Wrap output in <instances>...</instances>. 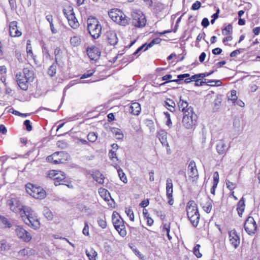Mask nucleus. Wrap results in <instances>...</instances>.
Segmentation results:
<instances>
[{"label":"nucleus","mask_w":260,"mask_h":260,"mask_svg":"<svg viewBox=\"0 0 260 260\" xmlns=\"http://www.w3.org/2000/svg\"><path fill=\"white\" fill-rule=\"evenodd\" d=\"M17 208L21 218L26 224L34 230L40 228V222L37 214L30 207L26 206H17Z\"/></svg>","instance_id":"f257e3e1"},{"label":"nucleus","mask_w":260,"mask_h":260,"mask_svg":"<svg viewBox=\"0 0 260 260\" xmlns=\"http://www.w3.org/2000/svg\"><path fill=\"white\" fill-rule=\"evenodd\" d=\"M87 30L94 39L100 37L102 31V26L95 17H89L87 20Z\"/></svg>","instance_id":"f03ea898"},{"label":"nucleus","mask_w":260,"mask_h":260,"mask_svg":"<svg viewBox=\"0 0 260 260\" xmlns=\"http://www.w3.org/2000/svg\"><path fill=\"white\" fill-rule=\"evenodd\" d=\"M108 15L113 21L121 25L125 26L128 24V18L120 10L112 9L109 12Z\"/></svg>","instance_id":"7ed1b4c3"},{"label":"nucleus","mask_w":260,"mask_h":260,"mask_svg":"<svg viewBox=\"0 0 260 260\" xmlns=\"http://www.w3.org/2000/svg\"><path fill=\"white\" fill-rule=\"evenodd\" d=\"M197 118V115L193 112V108L190 107L187 111V114L183 115L182 123L186 128L190 129L196 124Z\"/></svg>","instance_id":"20e7f679"},{"label":"nucleus","mask_w":260,"mask_h":260,"mask_svg":"<svg viewBox=\"0 0 260 260\" xmlns=\"http://www.w3.org/2000/svg\"><path fill=\"white\" fill-rule=\"evenodd\" d=\"M112 220L113 225L119 235L124 237L126 235L125 227L123 220L117 213L113 212L112 216Z\"/></svg>","instance_id":"39448f33"},{"label":"nucleus","mask_w":260,"mask_h":260,"mask_svg":"<svg viewBox=\"0 0 260 260\" xmlns=\"http://www.w3.org/2000/svg\"><path fill=\"white\" fill-rule=\"evenodd\" d=\"M27 192L36 199H42L46 197V191L41 187H37L32 184H27L25 185Z\"/></svg>","instance_id":"423d86ee"},{"label":"nucleus","mask_w":260,"mask_h":260,"mask_svg":"<svg viewBox=\"0 0 260 260\" xmlns=\"http://www.w3.org/2000/svg\"><path fill=\"white\" fill-rule=\"evenodd\" d=\"M63 13L68 19L69 25L72 28L76 29L79 26V23L75 17L73 7L70 6L67 9H63Z\"/></svg>","instance_id":"0eeeda50"},{"label":"nucleus","mask_w":260,"mask_h":260,"mask_svg":"<svg viewBox=\"0 0 260 260\" xmlns=\"http://www.w3.org/2000/svg\"><path fill=\"white\" fill-rule=\"evenodd\" d=\"M132 24L136 27H144L146 23L144 15L140 11H133L132 13Z\"/></svg>","instance_id":"6e6552de"},{"label":"nucleus","mask_w":260,"mask_h":260,"mask_svg":"<svg viewBox=\"0 0 260 260\" xmlns=\"http://www.w3.org/2000/svg\"><path fill=\"white\" fill-rule=\"evenodd\" d=\"M48 176L54 180V184L55 186L64 184L66 175L63 172L51 170L49 172Z\"/></svg>","instance_id":"1a4fd4ad"},{"label":"nucleus","mask_w":260,"mask_h":260,"mask_svg":"<svg viewBox=\"0 0 260 260\" xmlns=\"http://www.w3.org/2000/svg\"><path fill=\"white\" fill-rule=\"evenodd\" d=\"M244 229L248 235L255 234L257 229L255 221L252 217L249 216L246 220L244 223Z\"/></svg>","instance_id":"9d476101"},{"label":"nucleus","mask_w":260,"mask_h":260,"mask_svg":"<svg viewBox=\"0 0 260 260\" xmlns=\"http://www.w3.org/2000/svg\"><path fill=\"white\" fill-rule=\"evenodd\" d=\"M188 174L189 178L191 179L192 182H194L198 179V172L196 163L193 160L190 161L188 167Z\"/></svg>","instance_id":"9b49d317"},{"label":"nucleus","mask_w":260,"mask_h":260,"mask_svg":"<svg viewBox=\"0 0 260 260\" xmlns=\"http://www.w3.org/2000/svg\"><path fill=\"white\" fill-rule=\"evenodd\" d=\"M17 237L27 243L29 242L32 238V236L29 232L19 226H17Z\"/></svg>","instance_id":"f8f14e48"},{"label":"nucleus","mask_w":260,"mask_h":260,"mask_svg":"<svg viewBox=\"0 0 260 260\" xmlns=\"http://www.w3.org/2000/svg\"><path fill=\"white\" fill-rule=\"evenodd\" d=\"M87 54L91 60H95L99 58L101 52L96 47H88L86 50Z\"/></svg>","instance_id":"ddd939ff"},{"label":"nucleus","mask_w":260,"mask_h":260,"mask_svg":"<svg viewBox=\"0 0 260 260\" xmlns=\"http://www.w3.org/2000/svg\"><path fill=\"white\" fill-rule=\"evenodd\" d=\"M229 240L231 244L235 248H237L240 244V238L237 235L236 231L234 229L229 233Z\"/></svg>","instance_id":"4468645a"},{"label":"nucleus","mask_w":260,"mask_h":260,"mask_svg":"<svg viewBox=\"0 0 260 260\" xmlns=\"http://www.w3.org/2000/svg\"><path fill=\"white\" fill-rule=\"evenodd\" d=\"M187 215V216H192V215H195L199 213V211L197 208V205L194 201H189L186 207Z\"/></svg>","instance_id":"2eb2a0df"},{"label":"nucleus","mask_w":260,"mask_h":260,"mask_svg":"<svg viewBox=\"0 0 260 260\" xmlns=\"http://www.w3.org/2000/svg\"><path fill=\"white\" fill-rule=\"evenodd\" d=\"M106 38L107 40L108 43L112 46L117 44L118 42V38L116 32L113 30H108L106 33Z\"/></svg>","instance_id":"dca6fc26"},{"label":"nucleus","mask_w":260,"mask_h":260,"mask_svg":"<svg viewBox=\"0 0 260 260\" xmlns=\"http://www.w3.org/2000/svg\"><path fill=\"white\" fill-rule=\"evenodd\" d=\"M177 107L179 112L183 113V115L187 114L188 109L191 106H188V103L187 101L182 99L181 96H180L179 101L177 103Z\"/></svg>","instance_id":"f3484780"},{"label":"nucleus","mask_w":260,"mask_h":260,"mask_svg":"<svg viewBox=\"0 0 260 260\" xmlns=\"http://www.w3.org/2000/svg\"><path fill=\"white\" fill-rule=\"evenodd\" d=\"M157 137L164 146L169 147V143L167 141V133L164 130L158 132Z\"/></svg>","instance_id":"a211bd4d"},{"label":"nucleus","mask_w":260,"mask_h":260,"mask_svg":"<svg viewBox=\"0 0 260 260\" xmlns=\"http://www.w3.org/2000/svg\"><path fill=\"white\" fill-rule=\"evenodd\" d=\"M91 175L93 179L98 183L101 184H103L104 183L105 177L99 171L92 172Z\"/></svg>","instance_id":"6ab92c4d"},{"label":"nucleus","mask_w":260,"mask_h":260,"mask_svg":"<svg viewBox=\"0 0 260 260\" xmlns=\"http://www.w3.org/2000/svg\"><path fill=\"white\" fill-rule=\"evenodd\" d=\"M19 78L17 77V85L19 86V87L23 90H26L28 88V80L22 78H20L21 77V73H19Z\"/></svg>","instance_id":"aec40b11"},{"label":"nucleus","mask_w":260,"mask_h":260,"mask_svg":"<svg viewBox=\"0 0 260 260\" xmlns=\"http://www.w3.org/2000/svg\"><path fill=\"white\" fill-rule=\"evenodd\" d=\"M129 112L135 115H138L141 112V106L138 103H133L129 108Z\"/></svg>","instance_id":"412c9836"},{"label":"nucleus","mask_w":260,"mask_h":260,"mask_svg":"<svg viewBox=\"0 0 260 260\" xmlns=\"http://www.w3.org/2000/svg\"><path fill=\"white\" fill-rule=\"evenodd\" d=\"M164 106L171 112L176 111V104L174 101L170 99H167V100L165 101Z\"/></svg>","instance_id":"4be33fe9"},{"label":"nucleus","mask_w":260,"mask_h":260,"mask_svg":"<svg viewBox=\"0 0 260 260\" xmlns=\"http://www.w3.org/2000/svg\"><path fill=\"white\" fill-rule=\"evenodd\" d=\"M62 155V157L64 156V153H54L52 155L48 156L47 157V159L49 162H52L54 164H58L61 162L60 159H58L57 156L58 155Z\"/></svg>","instance_id":"5701e85b"},{"label":"nucleus","mask_w":260,"mask_h":260,"mask_svg":"<svg viewBox=\"0 0 260 260\" xmlns=\"http://www.w3.org/2000/svg\"><path fill=\"white\" fill-rule=\"evenodd\" d=\"M245 201L243 198H242L237 204V211L240 217L242 216V213L245 209Z\"/></svg>","instance_id":"b1692460"},{"label":"nucleus","mask_w":260,"mask_h":260,"mask_svg":"<svg viewBox=\"0 0 260 260\" xmlns=\"http://www.w3.org/2000/svg\"><path fill=\"white\" fill-rule=\"evenodd\" d=\"M57 58L56 57H55V62H54L51 66H50L48 70V75L50 76V77H52L55 76L56 74V68H57Z\"/></svg>","instance_id":"393cba45"},{"label":"nucleus","mask_w":260,"mask_h":260,"mask_svg":"<svg viewBox=\"0 0 260 260\" xmlns=\"http://www.w3.org/2000/svg\"><path fill=\"white\" fill-rule=\"evenodd\" d=\"M111 132L115 135L116 139L122 140L123 139V134L120 129L116 127H112L111 128Z\"/></svg>","instance_id":"a878e982"},{"label":"nucleus","mask_w":260,"mask_h":260,"mask_svg":"<svg viewBox=\"0 0 260 260\" xmlns=\"http://www.w3.org/2000/svg\"><path fill=\"white\" fill-rule=\"evenodd\" d=\"M216 150L219 154H223L226 151V145L223 141L220 140L216 145Z\"/></svg>","instance_id":"bb28decb"},{"label":"nucleus","mask_w":260,"mask_h":260,"mask_svg":"<svg viewBox=\"0 0 260 260\" xmlns=\"http://www.w3.org/2000/svg\"><path fill=\"white\" fill-rule=\"evenodd\" d=\"M9 34L11 38L16 37V21H12L9 25Z\"/></svg>","instance_id":"cd10ccee"},{"label":"nucleus","mask_w":260,"mask_h":260,"mask_svg":"<svg viewBox=\"0 0 260 260\" xmlns=\"http://www.w3.org/2000/svg\"><path fill=\"white\" fill-rule=\"evenodd\" d=\"M85 253L89 260H95L98 253L93 248H90L89 249H86Z\"/></svg>","instance_id":"c85d7f7f"},{"label":"nucleus","mask_w":260,"mask_h":260,"mask_svg":"<svg viewBox=\"0 0 260 260\" xmlns=\"http://www.w3.org/2000/svg\"><path fill=\"white\" fill-rule=\"evenodd\" d=\"M114 167L117 169L120 179L124 183H127V178L125 174L123 172V170L120 168L119 166H118L117 165Z\"/></svg>","instance_id":"c756f323"},{"label":"nucleus","mask_w":260,"mask_h":260,"mask_svg":"<svg viewBox=\"0 0 260 260\" xmlns=\"http://www.w3.org/2000/svg\"><path fill=\"white\" fill-rule=\"evenodd\" d=\"M190 222L194 227H197L198 225L199 221L200 220V214L197 213L195 215H192V216H188Z\"/></svg>","instance_id":"7c9ffc66"},{"label":"nucleus","mask_w":260,"mask_h":260,"mask_svg":"<svg viewBox=\"0 0 260 260\" xmlns=\"http://www.w3.org/2000/svg\"><path fill=\"white\" fill-rule=\"evenodd\" d=\"M34 253L35 251L29 247L24 248L18 252L19 254L21 256H29L34 254Z\"/></svg>","instance_id":"2f4dec72"},{"label":"nucleus","mask_w":260,"mask_h":260,"mask_svg":"<svg viewBox=\"0 0 260 260\" xmlns=\"http://www.w3.org/2000/svg\"><path fill=\"white\" fill-rule=\"evenodd\" d=\"M16 199L15 198H11L7 201V205L9 207L10 209L13 211L16 212Z\"/></svg>","instance_id":"473e14b6"},{"label":"nucleus","mask_w":260,"mask_h":260,"mask_svg":"<svg viewBox=\"0 0 260 260\" xmlns=\"http://www.w3.org/2000/svg\"><path fill=\"white\" fill-rule=\"evenodd\" d=\"M81 40L80 37L77 36H74L71 38L70 43L72 46L74 47H77L80 45Z\"/></svg>","instance_id":"72a5a7b5"},{"label":"nucleus","mask_w":260,"mask_h":260,"mask_svg":"<svg viewBox=\"0 0 260 260\" xmlns=\"http://www.w3.org/2000/svg\"><path fill=\"white\" fill-rule=\"evenodd\" d=\"M0 222L5 226V228H10L12 226L7 218L1 215H0Z\"/></svg>","instance_id":"f704fd0d"},{"label":"nucleus","mask_w":260,"mask_h":260,"mask_svg":"<svg viewBox=\"0 0 260 260\" xmlns=\"http://www.w3.org/2000/svg\"><path fill=\"white\" fill-rule=\"evenodd\" d=\"M233 27L231 24H229L224 28L222 29V34L223 35L228 36L232 33Z\"/></svg>","instance_id":"c9c22d12"},{"label":"nucleus","mask_w":260,"mask_h":260,"mask_svg":"<svg viewBox=\"0 0 260 260\" xmlns=\"http://www.w3.org/2000/svg\"><path fill=\"white\" fill-rule=\"evenodd\" d=\"M43 214L48 220H52L53 218V214L51 211L47 207H44Z\"/></svg>","instance_id":"e433bc0d"},{"label":"nucleus","mask_w":260,"mask_h":260,"mask_svg":"<svg viewBox=\"0 0 260 260\" xmlns=\"http://www.w3.org/2000/svg\"><path fill=\"white\" fill-rule=\"evenodd\" d=\"M166 195L168 199V204L172 205L174 203L173 199V189H166Z\"/></svg>","instance_id":"4c0bfd02"},{"label":"nucleus","mask_w":260,"mask_h":260,"mask_svg":"<svg viewBox=\"0 0 260 260\" xmlns=\"http://www.w3.org/2000/svg\"><path fill=\"white\" fill-rule=\"evenodd\" d=\"M161 42V39L159 38H156L153 39L147 45V47L144 49V51L147 50L148 48L152 47L154 44H157Z\"/></svg>","instance_id":"58836bf2"},{"label":"nucleus","mask_w":260,"mask_h":260,"mask_svg":"<svg viewBox=\"0 0 260 260\" xmlns=\"http://www.w3.org/2000/svg\"><path fill=\"white\" fill-rule=\"evenodd\" d=\"M55 153H64V154H66V155H64V156H63V157L62 156V155L59 154L57 155V158L59 159H60V160H61V162H60V164L63 163L65 161L68 160V157H69V155L67 152L61 151H57V152H55Z\"/></svg>","instance_id":"ea45409f"},{"label":"nucleus","mask_w":260,"mask_h":260,"mask_svg":"<svg viewBox=\"0 0 260 260\" xmlns=\"http://www.w3.org/2000/svg\"><path fill=\"white\" fill-rule=\"evenodd\" d=\"M125 212L127 216L129 217V219L131 221L134 220V215L132 209L130 207H126L125 208Z\"/></svg>","instance_id":"a19ab883"},{"label":"nucleus","mask_w":260,"mask_h":260,"mask_svg":"<svg viewBox=\"0 0 260 260\" xmlns=\"http://www.w3.org/2000/svg\"><path fill=\"white\" fill-rule=\"evenodd\" d=\"M98 138V134L94 132H90L87 135V139L91 142H94Z\"/></svg>","instance_id":"79ce46f5"},{"label":"nucleus","mask_w":260,"mask_h":260,"mask_svg":"<svg viewBox=\"0 0 260 260\" xmlns=\"http://www.w3.org/2000/svg\"><path fill=\"white\" fill-rule=\"evenodd\" d=\"M199 81V78L198 77V74H195L194 75H192L191 77H189L188 78H187L184 80V82L186 83H190L191 81H195L196 83H197L198 81Z\"/></svg>","instance_id":"37998d69"},{"label":"nucleus","mask_w":260,"mask_h":260,"mask_svg":"<svg viewBox=\"0 0 260 260\" xmlns=\"http://www.w3.org/2000/svg\"><path fill=\"white\" fill-rule=\"evenodd\" d=\"M236 93L237 92L235 90H231V95L228 98L229 100L231 101L234 104H235L236 101L237 100Z\"/></svg>","instance_id":"c03bdc74"},{"label":"nucleus","mask_w":260,"mask_h":260,"mask_svg":"<svg viewBox=\"0 0 260 260\" xmlns=\"http://www.w3.org/2000/svg\"><path fill=\"white\" fill-rule=\"evenodd\" d=\"M97 221L98 225L102 229H105L107 227V222L105 217L98 218Z\"/></svg>","instance_id":"a18cd8bd"},{"label":"nucleus","mask_w":260,"mask_h":260,"mask_svg":"<svg viewBox=\"0 0 260 260\" xmlns=\"http://www.w3.org/2000/svg\"><path fill=\"white\" fill-rule=\"evenodd\" d=\"M99 191L101 197H104L105 200H107L108 197L110 196L109 192H108L107 190L105 189L104 188H100Z\"/></svg>","instance_id":"49530a36"},{"label":"nucleus","mask_w":260,"mask_h":260,"mask_svg":"<svg viewBox=\"0 0 260 260\" xmlns=\"http://www.w3.org/2000/svg\"><path fill=\"white\" fill-rule=\"evenodd\" d=\"M200 245L199 244H197L193 248V252L194 254L198 257L200 258L202 257V255L200 252L199 249L200 248Z\"/></svg>","instance_id":"de8ad7c7"},{"label":"nucleus","mask_w":260,"mask_h":260,"mask_svg":"<svg viewBox=\"0 0 260 260\" xmlns=\"http://www.w3.org/2000/svg\"><path fill=\"white\" fill-rule=\"evenodd\" d=\"M225 183H226L227 188L230 190H233L236 187V184L231 182L229 180L226 179Z\"/></svg>","instance_id":"09e8293b"},{"label":"nucleus","mask_w":260,"mask_h":260,"mask_svg":"<svg viewBox=\"0 0 260 260\" xmlns=\"http://www.w3.org/2000/svg\"><path fill=\"white\" fill-rule=\"evenodd\" d=\"M23 125L27 131L30 132L32 130V127L29 120H25L23 122Z\"/></svg>","instance_id":"8fccbe9b"},{"label":"nucleus","mask_w":260,"mask_h":260,"mask_svg":"<svg viewBox=\"0 0 260 260\" xmlns=\"http://www.w3.org/2000/svg\"><path fill=\"white\" fill-rule=\"evenodd\" d=\"M94 72L95 70L93 69L87 71L86 73L82 75L80 79L88 78L94 74Z\"/></svg>","instance_id":"3c124183"},{"label":"nucleus","mask_w":260,"mask_h":260,"mask_svg":"<svg viewBox=\"0 0 260 260\" xmlns=\"http://www.w3.org/2000/svg\"><path fill=\"white\" fill-rule=\"evenodd\" d=\"M23 74L24 75V78L29 80L31 77V73L27 68H24L23 70Z\"/></svg>","instance_id":"603ef678"},{"label":"nucleus","mask_w":260,"mask_h":260,"mask_svg":"<svg viewBox=\"0 0 260 260\" xmlns=\"http://www.w3.org/2000/svg\"><path fill=\"white\" fill-rule=\"evenodd\" d=\"M109 156L110 158L114 161V159H116L117 160H118V158L116 156V151L113 150H111L109 152Z\"/></svg>","instance_id":"864d4df0"},{"label":"nucleus","mask_w":260,"mask_h":260,"mask_svg":"<svg viewBox=\"0 0 260 260\" xmlns=\"http://www.w3.org/2000/svg\"><path fill=\"white\" fill-rule=\"evenodd\" d=\"M244 51V49L240 48L232 51L230 54V56L232 57H236L238 54L242 53Z\"/></svg>","instance_id":"5fc2aeb1"},{"label":"nucleus","mask_w":260,"mask_h":260,"mask_svg":"<svg viewBox=\"0 0 260 260\" xmlns=\"http://www.w3.org/2000/svg\"><path fill=\"white\" fill-rule=\"evenodd\" d=\"M221 99L217 97L214 101V109L216 110L218 109L221 104Z\"/></svg>","instance_id":"6e6d98bb"},{"label":"nucleus","mask_w":260,"mask_h":260,"mask_svg":"<svg viewBox=\"0 0 260 260\" xmlns=\"http://www.w3.org/2000/svg\"><path fill=\"white\" fill-rule=\"evenodd\" d=\"M173 182L171 178H167L166 180V189H173Z\"/></svg>","instance_id":"4d7b16f0"},{"label":"nucleus","mask_w":260,"mask_h":260,"mask_svg":"<svg viewBox=\"0 0 260 260\" xmlns=\"http://www.w3.org/2000/svg\"><path fill=\"white\" fill-rule=\"evenodd\" d=\"M201 4L199 1H196L194 3H193L191 6V10H198L201 7Z\"/></svg>","instance_id":"13d9d810"},{"label":"nucleus","mask_w":260,"mask_h":260,"mask_svg":"<svg viewBox=\"0 0 260 260\" xmlns=\"http://www.w3.org/2000/svg\"><path fill=\"white\" fill-rule=\"evenodd\" d=\"M219 182V174L218 172H215L213 174V184L217 185Z\"/></svg>","instance_id":"bf43d9fd"},{"label":"nucleus","mask_w":260,"mask_h":260,"mask_svg":"<svg viewBox=\"0 0 260 260\" xmlns=\"http://www.w3.org/2000/svg\"><path fill=\"white\" fill-rule=\"evenodd\" d=\"M208 205L206 206H203L204 210L207 213H210L212 209V205L210 202L207 203Z\"/></svg>","instance_id":"052dcab7"},{"label":"nucleus","mask_w":260,"mask_h":260,"mask_svg":"<svg viewBox=\"0 0 260 260\" xmlns=\"http://www.w3.org/2000/svg\"><path fill=\"white\" fill-rule=\"evenodd\" d=\"M190 76L189 74L188 73L180 74L177 76V78H178V80L180 81L183 80L184 79H186Z\"/></svg>","instance_id":"680f3d73"},{"label":"nucleus","mask_w":260,"mask_h":260,"mask_svg":"<svg viewBox=\"0 0 260 260\" xmlns=\"http://www.w3.org/2000/svg\"><path fill=\"white\" fill-rule=\"evenodd\" d=\"M202 25L204 27H207L209 25V21L207 18H204L203 19L202 22Z\"/></svg>","instance_id":"e2e57ef3"},{"label":"nucleus","mask_w":260,"mask_h":260,"mask_svg":"<svg viewBox=\"0 0 260 260\" xmlns=\"http://www.w3.org/2000/svg\"><path fill=\"white\" fill-rule=\"evenodd\" d=\"M7 249V244L6 242H0V251L6 250Z\"/></svg>","instance_id":"0e129e2a"},{"label":"nucleus","mask_w":260,"mask_h":260,"mask_svg":"<svg viewBox=\"0 0 260 260\" xmlns=\"http://www.w3.org/2000/svg\"><path fill=\"white\" fill-rule=\"evenodd\" d=\"M88 230H89L88 225L87 222H85V226H84V228L83 229V231H82L83 234L85 235H88V234H89Z\"/></svg>","instance_id":"69168bd1"},{"label":"nucleus","mask_w":260,"mask_h":260,"mask_svg":"<svg viewBox=\"0 0 260 260\" xmlns=\"http://www.w3.org/2000/svg\"><path fill=\"white\" fill-rule=\"evenodd\" d=\"M222 52V49L220 48H216L212 50V52L214 55L220 54Z\"/></svg>","instance_id":"338daca9"},{"label":"nucleus","mask_w":260,"mask_h":260,"mask_svg":"<svg viewBox=\"0 0 260 260\" xmlns=\"http://www.w3.org/2000/svg\"><path fill=\"white\" fill-rule=\"evenodd\" d=\"M206 57V54L205 52H202L199 56V59L201 62H203Z\"/></svg>","instance_id":"774afa93"}]
</instances>
